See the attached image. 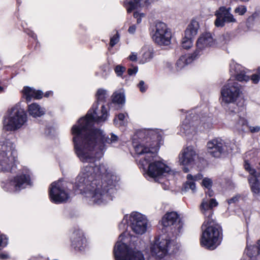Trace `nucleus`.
Masks as SVG:
<instances>
[{"instance_id": "obj_36", "label": "nucleus", "mask_w": 260, "mask_h": 260, "mask_svg": "<svg viewBox=\"0 0 260 260\" xmlns=\"http://www.w3.org/2000/svg\"><path fill=\"white\" fill-rule=\"evenodd\" d=\"M202 185L208 189H210L212 186V181L208 178H205L202 181Z\"/></svg>"}, {"instance_id": "obj_21", "label": "nucleus", "mask_w": 260, "mask_h": 260, "mask_svg": "<svg viewBox=\"0 0 260 260\" xmlns=\"http://www.w3.org/2000/svg\"><path fill=\"white\" fill-rule=\"evenodd\" d=\"M72 246L77 250H82L86 246V239L82 231L77 230L71 237Z\"/></svg>"}, {"instance_id": "obj_18", "label": "nucleus", "mask_w": 260, "mask_h": 260, "mask_svg": "<svg viewBox=\"0 0 260 260\" xmlns=\"http://www.w3.org/2000/svg\"><path fill=\"white\" fill-rule=\"evenodd\" d=\"M200 123L198 116H188L183 120L180 127L181 133L185 136L192 135L196 133Z\"/></svg>"}, {"instance_id": "obj_41", "label": "nucleus", "mask_w": 260, "mask_h": 260, "mask_svg": "<svg viewBox=\"0 0 260 260\" xmlns=\"http://www.w3.org/2000/svg\"><path fill=\"white\" fill-rule=\"evenodd\" d=\"M145 15L144 13H139L138 12H135L134 13V17L137 18V23H140L141 22V18L144 17Z\"/></svg>"}, {"instance_id": "obj_26", "label": "nucleus", "mask_w": 260, "mask_h": 260, "mask_svg": "<svg viewBox=\"0 0 260 260\" xmlns=\"http://www.w3.org/2000/svg\"><path fill=\"white\" fill-rule=\"evenodd\" d=\"M248 127L249 123L248 120L241 117H238L233 126L234 130L238 132L240 134H243L246 133Z\"/></svg>"}, {"instance_id": "obj_51", "label": "nucleus", "mask_w": 260, "mask_h": 260, "mask_svg": "<svg viewBox=\"0 0 260 260\" xmlns=\"http://www.w3.org/2000/svg\"><path fill=\"white\" fill-rule=\"evenodd\" d=\"M136 29V26L135 25H132L129 27L128 31L129 34H133L135 33Z\"/></svg>"}, {"instance_id": "obj_61", "label": "nucleus", "mask_w": 260, "mask_h": 260, "mask_svg": "<svg viewBox=\"0 0 260 260\" xmlns=\"http://www.w3.org/2000/svg\"><path fill=\"white\" fill-rule=\"evenodd\" d=\"M240 1L242 2H248L249 0H240Z\"/></svg>"}, {"instance_id": "obj_7", "label": "nucleus", "mask_w": 260, "mask_h": 260, "mask_svg": "<svg viewBox=\"0 0 260 260\" xmlns=\"http://www.w3.org/2000/svg\"><path fill=\"white\" fill-rule=\"evenodd\" d=\"M128 236L126 232L120 235L114 249L116 260H145L140 251L129 248L126 244L129 239Z\"/></svg>"}, {"instance_id": "obj_17", "label": "nucleus", "mask_w": 260, "mask_h": 260, "mask_svg": "<svg viewBox=\"0 0 260 260\" xmlns=\"http://www.w3.org/2000/svg\"><path fill=\"white\" fill-rule=\"evenodd\" d=\"M30 184L29 174L28 171H26L25 174L17 175L14 180L10 182V187L7 186L4 187L10 191H18L25 188L26 185Z\"/></svg>"}, {"instance_id": "obj_35", "label": "nucleus", "mask_w": 260, "mask_h": 260, "mask_svg": "<svg viewBox=\"0 0 260 260\" xmlns=\"http://www.w3.org/2000/svg\"><path fill=\"white\" fill-rule=\"evenodd\" d=\"M247 12V8L243 5H240L236 7L234 10L235 13L238 14L239 15H243Z\"/></svg>"}, {"instance_id": "obj_23", "label": "nucleus", "mask_w": 260, "mask_h": 260, "mask_svg": "<svg viewBox=\"0 0 260 260\" xmlns=\"http://www.w3.org/2000/svg\"><path fill=\"white\" fill-rule=\"evenodd\" d=\"M23 97L27 102L30 101L32 98L40 99L42 98L43 93L40 90H36L30 87H24L22 90Z\"/></svg>"}, {"instance_id": "obj_40", "label": "nucleus", "mask_w": 260, "mask_h": 260, "mask_svg": "<svg viewBox=\"0 0 260 260\" xmlns=\"http://www.w3.org/2000/svg\"><path fill=\"white\" fill-rule=\"evenodd\" d=\"M125 68L120 65L117 66L115 68V72L118 76H121L123 72L125 71Z\"/></svg>"}, {"instance_id": "obj_4", "label": "nucleus", "mask_w": 260, "mask_h": 260, "mask_svg": "<svg viewBox=\"0 0 260 260\" xmlns=\"http://www.w3.org/2000/svg\"><path fill=\"white\" fill-rule=\"evenodd\" d=\"M162 225L168 228L167 235L161 240H156L152 244L151 251L153 255L161 258L168 252L174 253L178 249L176 238L182 232L183 222L175 212L166 213L162 218Z\"/></svg>"}, {"instance_id": "obj_32", "label": "nucleus", "mask_w": 260, "mask_h": 260, "mask_svg": "<svg viewBox=\"0 0 260 260\" xmlns=\"http://www.w3.org/2000/svg\"><path fill=\"white\" fill-rule=\"evenodd\" d=\"M113 103L123 104L125 102V96L123 93L116 92L113 95Z\"/></svg>"}, {"instance_id": "obj_11", "label": "nucleus", "mask_w": 260, "mask_h": 260, "mask_svg": "<svg viewBox=\"0 0 260 260\" xmlns=\"http://www.w3.org/2000/svg\"><path fill=\"white\" fill-rule=\"evenodd\" d=\"M199 156L192 146H188L183 148L178 155V162L183 166V171L187 173L189 169L187 167L193 165Z\"/></svg>"}, {"instance_id": "obj_30", "label": "nucleus", "mask_w": 260, "mask_h": 260, "mask_svg": "<svg viewBox=\"0 0 260 260\" xmlns=\"http://www.w3.org/2000/svg\"><path fill=\"white\" fill-rule=\"evenodd\" d=\"M244 68L241 65L235 62L234 61H232L230 64V72L231 75L234 77L240 72L243 71Z\"/></svg>"}, {"instance_id": "obj_13", "label": "nucleus", "mask_w": 260, "mask_h": 260, "mask_svg": "<svg viewBox=\"0 0 260 260\" xmlns=\"http://www.w3.org/2000/svg\"><path fill=\"white\" fill-rule=\"evenodd\" d=\"M49 198L52 202L59 204L67 201L70 198V195L64 190L62 182L58 180L50 185Z\"/></svg>"}, {"instance_id": "obj_8", "label": "nucleus", "mask_w": 260, "mask_h": 260, "mask_svg": "<svg viewBox=\"0 0 260 260\" xmlns=\"http://www.w3.org/2000/svg\"><path fill=\"white\" fill-rule=\"evenodd\" d=\"M27 121V116L24 110L18 103L8 112L4 121V127L7 131L17 130L24 125Z\"/></svg>"}, {"instance_id": "obj_59", "label": "nucleus", "mask_w": 260, "mask_h": 260, "mask_svg": "<svg viewBox=\"0 0 260 260\" xmlns=\"http://www.w3.org/2000/svg\"><path fill=\"white\" fill-rule=\"evenodd\" d=\"M252 153V152L250 151L249 152H248L247 154H246V156H247L248 155H250Z\"/></svg>"}, {"instance_id": "obj_54", "label": "nucleus", "mask_w": 260, "mask_h": 260, "mask_svg": "<svg viewBox=\"0 0 260 260\" xmlns=\"http://www.w3.org/2000/svg\"><path fill=\"white\" fill-rule=\"evenodd\" d=\"M53 94V92L52 91H47L45 93V95L44 96L45 97H48L50 95H52Z\"/></svg>"}, {"instance_id": "obj_58", "label": "nucleus", "mask_w": 260, "mask_h": 260, "mask_svg": "<svg viewBox=\"0 0 260 260\" xmlns=\"http://www.w3.org/2000/svg\"><path fill=\"white\" fill-rule=\"evenodd\" d=\"M114 123H115V125H118V123H117V119H116V118L114 119Z\"/></svg>"}, {"instance_id": "obj_5", "label": "nucleus", "mask_w": 260, "mask_h": 260, "mask_svg": "<svg viewBox=\"0 0 260 260\" xmlns=\"http://www.w3.org/2000/svg\"><path fill=\"white\" fill-rule=\"evenodd\" d=\"M221 104L225 108L230 104L242 107L245 103L241 85L236 81L229 80L221 89Z\"/></svg>"}, {"instance_id": "obj_19", "label": "nucleus", "mask_w": 260, "mask_h": 260, "mask_svg": "<svg viewBox=\"0 0 260 260\" xmlns=\"http://www.w3.org/2000/svg\"><path fill=\"white\" fill-rule=\"evenodd\" d=\"M217 205L218 202L215 199L205 197L203 199L200 205V210L202 213L204 215L205 219H212L213 213V208Z\"/></svg>"}, {"instance_id": "obj_47", "label": "nucleus", "mask_w": 260, "mask_h": 260, "mask_svg": "<svg viewBox=\"0 0 260 260\" xmlns=\"http://www.w3.org/2000/svg\"><path fill=\"white\" fill-rule=\"evenodd\" d=\"M102 70L103 71V76L105 77L107 75L109 71V66L108 65H104L102 67Z\"/></svg>"}, {"instance_id": "obj_43", "label": "nucleus", "mask_w": 260, "mask_h": 260, "mask_svg": "<svg viewBox=\"0 0 260 260\" xmlns=\"http://www.w3.org/2000/svg\"><path fill=\"white\" fill-rule=\"evenodd\" d=\"M249 132L251 133H255L260 131V126L258 125L256 126H249L248 127Z\"/></svg>"}, {"instance_id": "obj_1", "label": "nucleus", "mask_w": 260, "mask_h": 260, "mask_svg": "<svg viewBox=\"0 0 260 260\" xmlns=\"http://www.w3.org/2000/svg\"><path fill=\"white\" fill-rule=\"evenodd\" d=\"M95 103L88 111L85 118L80 119L77 123L72 128L73 141L76 154L83 161H90L93 159L95 152L105 149V143L115 144L118 140L117 136L111 134L105 137L104 132L100 129H90L94 121L98 123L105 121L108 117L105 106Z\"/></svg>"}, {"instance_id": "obj_31", "label": "nucleus", "mask_w": 260, "mask_h": 260, "mask_svg": "<svg viewBox=\"0 0 260 260\" xmlns=\"http://www.w3.org/2000/svg\"><path fill=\"white\" fill-rule=\"evenodd\" d=\"M193 38L184 35L181 41L182 47L185 49L190 48L193 45Z\"/></svg>"}, {"instance_id": "obj_20", "label": "nucleus", "mask_w": 260, "mask_h": 260, "mask_svg": "<svg viewBox=\"0 0 260 260\" xmlns=\"http://www.w3.org/2000/svg\"><path fill=\"white\" fill-rule=\"evenodd\" d=\"M208 152L212 156L219 157L223 152V143L216 139L209 141L207 143Z\"/></svg>"}, {"instance_id": "obj_49", "label": "nucleus", "mask_w": 260, "mask_h": 260, "mask_svg": "<svg viewBox=\"0 0 260 260\" xmlns=\"http://www.w3.org/2000/svg\"><path fill=\"white\" fill-rule=\"evenodd\" d=\"M138 71V68L137 67H135L133 68H130L128 70V74L129 75H133L136 74Z\"/></svg>"}, {"instance_id": "obj_38", "label": "nucleus", "mask_w": 260, "mask_h": 260, "mask_svg": "<svg viewBox=\"0 0 260 260\" xmlns=\"http://www.w3.org/2000/svg\"><path fill=\"white\" fill-rule=\"evenodd\" d=\"M257 249L258 251H257L256 254L251 253L249 252V250H250V249L251 248L253 249V248H255L254 246H247V252H248V254L249 255V256H252L253 255H258V254H260V240L257 241Z\"/></svg>"}, {"instance_id": "obj_60", "label": "nucleus", "mask_w": 260, "mask_h": 260, "mask_svg": "<svg viewBox=\"0 0 260 260\" xmlns=\"http://www.w3.org/2000/svg\"><path fill=\"white\" fill-rule=\"evenodd\" d=\"M4 91V88L0 86V92H2Z\"/></svg>"}, {"instance_id": "obj_6", "label": "nucleus", "mask_w": 260, "mask_h": 260, "mask_svg": "<svg viewBox=\"0 0 260 260\" xmlns=\"http://www.w3.org/2000/svg\"><path fill=\"white\" fill-rule=\"evenodd\" d=\"M202 229V246L210 250L215 249L220 244L221 239L219 227L214 223L212 219L207 218L203 223Z\"/></svg>"}, {"instance_id": "obj_22", "label": "nucleus", "mask_w": 260, "mask_h": 260, "mask_svg": "<svg viewBox=\"0 0 260 260\" xmlns=\"http://www.w3.org/2000/svg\"><path fill=\"white\" fill-rule=\"evenodd\" d=\"M203 178V175L200 173L193 176L190 174H187L186 176L187 180L184 184L182 190L187 191L190 189L193 192L196 190L195 181L200 180Z\"/></svg>"}, {"instance_id": "obj_24", "label": "nucleus", "mask_w": 260, "mask_h": 260, "mask_svg": "<svg viewBox=\"0 0 260 260\" xmlns=\"http://www.w3.org/2000/svg\"><path fill=\"white\" fill-rule=\"evenodd\" d=\"M198 58L193 52L191 54H185L180 57L176 62L178 70H180L187 64L191 63L194 59Z\"/></svg>"}, {"instance_id": "obj_37", "label": "nucleus", "mask_w": 260, "mask_h": 260, "mask_svg": "<svg viewBox=\"0 0 260 260\" xmlns=\"http://www.w3.org/2000/svg\"><path fill=\"white\" fill-rule=\"evenodd\" d=\"M7 244L8 239L7 237L5 235L0 234V250L6 247Z\"/></svg>"}, {"instance_id": "obj_52", "label": "nucleus", "mask_w": 260, "mask_h": 260, "mask_svg": "<svg viewBox=\"0 0 260 260\" xmlns=\"http://www.w3.org/2000/svg\"><path fill=\"white\" fill-rule=\"evenodd\" d=\"M209 190L208 192H206V197L208 198H210V197H212L213 196V192L212 190H210V189H208Z\"/></svg>"}, {"instance_id": "obj_25", "label": "nucleus", "mask_w": 260, "mask_h": 260, "mask_svg": "<svg viewBox=\"0 0 260 260\" xmlns=\"http://www.w3.org/2000/svg\"><path fill=\"white\" fill-rule=\"evenodd\" d=\"M27 112L33 117H39L45 114V109L39 104L34 103L28 105Z\"/></svg>"}, {"instance_id": "obj_27", "label": "nucleus", "mask_w": 260, "mask_h": 260, "mask_svg": "<svg viewBox=\"0 0 260 260\" xmlns=\"http://www.w3.org/2000/svg\"><path fill=\"white\" fill-rule=\"evenodd\" d=\"M199 28V22L195 20H192L186 27L184 31V35H186V36H188L194 39V37L198 34Z\"/></svg>"}, {"instance_id": "obj_44", "label": "nucleus", "mask_w": 260, "mask_h": 260, "mask_svg": "<svg viewBox=\"0 0 260 260\" xmlns=\"http://www.w3.org/2000/svg\"><path fill=\"white\" fill-rule=\"evenodd\" d=\"M250 79L254 84H257L259 81L260 77L258 76V75L255 73L251 76Z\"/></svg>"}, {"instance_id": "obj_55", "label": "nucleus", "mask_w": 260, "mask_h": 260, "mask_svg": "<svg viewBox=\"0 0 260 260\" xmlns=\"http://www.w3.org/2000/svg\"><path fill=\"white\" fill-rule=\"evenodd\" d=\"M227 111H228V112H229V114H235V113H236L235 110L233 109L231 110L230 109H229Z\"/></svg>"}, {"instance_id": "obj_57", "label": "nucleus", "mask_w": 260, "mask_h": 260, "mask_svg": "<svg viewBox=\"0 0 260 260\" xmlns=\"http://www.w3.org/2000/svg\"><path fill=\"white\" fill-rule=\"evenodd\" d=\"M256 74L258 75V76L260 77V68L257 69Z\"/></svg>"}, {"instance_id": "obj_53", "label": "nucleus", "mask_w": 260, "mask_h": 260, "mask_svg": "<svg viewBox=\"0 0 260 260\" xmlns=\"http://www.w3.org/2000/svg\"><path fill=\"white\" fill-rule=\"evenodd\" d=\"M9 257L8 255L4 253L0 254V258L2 259H5L8 258Z\"/></svg>"}, {"instance_id": "obj_29", "label": "nucleus", "mask_w": 260, "mask_h": 260, "mask_svg": "<svg viewBox=\"0 0 260 260\" xmlns=\"http://www.w3.org/2000/svg\"><path fill=\"white\" fill-rule=\"evenodd\" d=\"M148 0H125L124 6L127 9L128 13H131L134 9H135L137 5H142L146 3Z\"/></svg>"}, {"instance_id": "obj_12", "label": "nucleus", "mask_w": 260, "mask_h": 260, "mask_svg": "<svg viewBox=\"0 0 260 260\" xmlns=\"http://www.w3.org/2000/svg\"><path fill=\"white\" fill-rule=\"evenodd\" d=\"M152 38L158 45L167 46L171 43L172 34L165 23L159 22L156 24Z\"/></svg>"}, {"instance_id": "obj_33", "label": "nucleus", "mask_w": 260, "mask_h": 260, "mask_svg": "<svg viewBox=\"0 0 260 260\" xmlns=\"http://www.w3.org/2000/svg\"><path fill=\"white\" fill-rule=\"evenodd\" d=\"M246 73L245 68H244L243 71L240 72L235 77L240 82H247L250 80V78L246 75Z\"/></svg>"}, {"instance_id": "obj_3", "label": "nucleus", "mask_w": 260, "mask_h": 260, "mask_svg": "<svg viewBox=\"0 0 260 260\" xmlns=\"http://www.w3.org/2000/svg\"><path fill=\"white\" fill-rule=\"evenodd\" d=\"M143 140L134 144L136 154L141 156L138 165L155 181L174 175V171L156 154L162 141V132L158 129H144L138 133Z\"/></svg>"}, {"instance_id": "obj_28", "label": "nucleus", "mask_w": 260, "mask_h": 260, "mask_svg": "<svg viewBox=\"0 0 260 260\" xmlns=\"http://www.w3.org/2000/svg\"><path fill=\"white\" fill-rule=\"evenodd\" d=\"M142 58L140 60V63H144L149 61L153 56L152 49L148 46H144L141 50Z\"/></svg>"}, {"instance_id": "obj_2", "label": "nucleus", "mask_w": 260, "mask_h": 260, "mask_svg": "<svg viewBox=\"0 0 260 260\" xmlns=\"http://www.w3.org/2000/svg\"><path fill=\"white\" fill-rule=\"evenodd\" d=\"M103 150L95 152L93 159L83 161L88 165L84 166L76 179V190H79L86 198L95 204L103 205L112 200L111 194L115 192L114 179L115 177L108 173L107 167L103 164L95 165L96 158L103 155Z\"/></svg>"}, {"instance_id": "obj_42", "label": "nucleus", "mask_w": 260, "mask_h": 260, "mask_svg": "<svg viewBox=\"0 0 260 260\" xmlns=\"http://www.w3.org/2000/svg\"><path fill=\"white\" fill-rule=\"evenodd\" d=\"M138 86L139 88L140 91L142 92H145L147 88V86L145 84V83L143 81H140Z\"/></svg>"}, {"instance_id": "obj_16", "label": "nucleus", "mask_w": 260, "mask_h": 260, "mask_svg": "<svg viewBox=\"0 0 260 260\" xmlns=\"http://www.w3.org/2000/svg\"><path fill=\"white\" fill-rule=\"evenodd\" d=\"M215 42L211 34L209 32L203 34L197 40L196 49L194 52L198 57L203 54L206 50L214 45Z\"/></svg>"}, {"instance_id": "obj_34", "label": "nucleus", "mask_w": 260, "mask_h": 260, "mask_svg": "<svg viewBox=\"0 0 260 260\" xmlns=\"http://www.w3.org/2000/svg\"><path fill=\"white\" fill-rule=\"evenodd\" d=\"M106 94V91L103 89H99L97 91L96 96L97 98V102L96 103H98L100 104V102H102L105 98Z\"/></svg>"}, {"instance_id": "obj_48", "label": "nucleus", "mask_w": 260, "mask_h": 260, "mask_svg": "<svg viewBox=\"0 0 260 260\" xmlns=\"http://www.w3.org/2000/svg\"><path fill=\"white\" fill-rule=\"evenodd\" d=\"M128 58L132 61H136L137 60V54L135 52H132L128 56Z\"/></svg>"}, {"instance_id": "obj_50", "label": "nucleus", "mask_w": 260, "mask_h": 260, "mask_svg": "<svg viewBox=\"0 0 260 260\" xmlns=\"http://www.w3.org/2000/svg\"><path fill=\"white\" fill-rule=\"evenodd\" d=\"M161 180H159V181H158L160 183L162 184V186L164 189L167 190L169 189V183L168 181H166L165 182H162L161 181Z\"/></svg>"}, {"instance_id": "obj_9", "label": "nucleus", "mask_w": 260, "mask_h": 260, "mask_svg": "<svg viewBox=\"0 0 260 260\" xmlns=\"http://www.w3.org/2000/svg\"><path fill=\"white\" fill-rule=\"evenodd\" d=\"M17 159L16 152L10 143L0 145V172H12Z\"/></svg>"}, {"instance_id": "obj_14", "label": "nucleus", "mask_w": 260, "mask_h": 260, "mask_svg": "<svg viewBox=\"0 0 260 260\" xmlns=\"http://www.w3.org/2000/svg\"><path fill=\"white\" fill-rule=\"evenodd\" d=\"M244 168L250 175L253 176L250 180V187L251 191L256 198L260 197V173L256 172L248 160L245 159L244 161Z\"/></svg>"}, {"instance_id": "obj_45", "label": "nucleus", "mask_w": 260, "mask_h": 260, "mask_svg": "<svg viewBox=\"0 0 260 260\" xmlns=\"http://www.w3.org/2000/svg\"><path fill=\"white\" fill-rule=\"evenodd\" d=\"M240 197L239 195H236V196L232 197L231 199L228 200V204L229 205H231L232 204H235V203H237Z\"/></svg>"}, {"instance_id": "obj_10", "label": "nucleus", "mask_w": 260, "mask_h": 260, "mask_svg": "<svg viewBox=\"0 0 260 260\" xmlns=\"http://www.w3.org/2000/svg\"><path fill=\"white\" fill-rule=\"evenodd\" d=\"M127 223L133 231L137 234H144L147 228V220L144 216L140 213L133 212L129 215H126L122 223L119 224V228L126 230L125 224Z\"/></svg>"}, {"instance_id": "obj_46", "label": "nucleus", "mask_w": 260, "mask_h": 260, "mask_svg": "<svg viewBox=\"0 0 260 260\" xmlns=\"http://www.w3.org/2000/svg\"><path fill=\"white\" fill-rule=\"evenodd\" d=\"M125 118V115L123 113L119 114L117 116L118 119L120 121L119 124L121 125L124 123V120Z\"/></svg>"}, {"instance_id": "obj_39", "label": "nucleus", "mask_w": 260, "mask_h": 260, "mask_svg": "<svg viewBox=\"0 0 260 260\" xmlns=\"http://www.w3.org/2000/svg\"><path fill=\"white\" fill-rule=\"evenodd\" d=\"M119 41V35L118 33L117 32L116 34L114 35L110 39V46L111 47L114 46L115 44H116Z\"/></svg>"}, {"instance_id": "obj_15", "label": "nucleus", "mask_w": 260, "mask_h": 260, "mask_svg": "<svg viewBox=\"0 0 260 260\" xmlns=\"http://www.w3.org/2000/svg\"><path fill=\"white\" fill-rule=\"evenodd\" d=\"M231 8L221 7L216 11L215 15L216 19L215 21V25L217 27H222L225 23H236V19L231 12Z\"/></svg>"}, {"instance_id": "obj_56", "label": "nucleus", "mask_w": 260, "mask_h": 260, "mask_svg": "<svg viewBox=\"0 0 260 260\" xmlns=\"http://www.w3.org/2000/svg\"><path fill=\"white\" fill-rule=\"evenodd\" d=\"M31 260H45V259H43L42 258L40 257H32Z\"/></svg>"}]
</instances>
